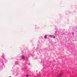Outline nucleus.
Instances as JSON below:
<instances>
[{
    "mask_svg": "<svg viewBox=\"0 0 77 77\" xmlns=\"http://www.w3.org/2000/svg\"><path fill=\"white\" fill-rule=\"evenodd\" d=\"M62 73L59 74L57 76V77H61L62 75Z\"/></svg>",
    "mask_w": 77,
    "mask_h": 77,
    "instance_id": "f257e3e1",
    "label": "nucleus"
},
{
    "mask_svg": "<svg viewBox=\"0 0 77 77\" xmlns=\"http://www.w3.org/2000/svg\"><path fill=\"white\" fill-rule=\"evenodd\" d=\"M49 36H50V37H51V38H53V35H49Z\"/></svg>",
    "mask_w": 77,
    "mask_h": 77,
    "instance_id": "f03ea898",
    "label": "nucleus"
},
{
    "mask_svg": "<svg viewBox=\"0 0 77 77\" xmlns=\"http://www.w3.org/2000/svg\"><path fill=\"white\" fill-rule=\"evenodd\" d=\"M47 38V35H45V38Z\"/></svg>",
    "mask_w": 77,
    "mask_h": 77,
    "instance_id": "7ed1b4c3",
    "label": "nucleus"
},
{
    "mask_svg": "<svg viewBox=\"0 0 77 77\" xmlns=\"http://www.w3.org/2000/svg\"><path fill=\"white\" fill-rule=\"evenodd\" d=\"M24 57L23 56L22 57V59H24Z\"/></svg>",
    "mask_w": 77,
    "mask_h": 77,
    "instance_id": "20e7f679",
    "label": "nucleus"
},
{
    "mask_svg": "<svg viewBox=\"0 0 77 77\" xmlns=\"http://www.w3.org/2000/svg\"><path fill=\"white\" fill-rule=\"evenodd\" d=\"M29 77V76L28 75H26V77Z\"/></svg>",
    "mask_w": 77,
    "mask_h": 77,
    "instance_id": "39448f33",
    "label": "nucleus"
},
{
    "mask_svg": "<svg viewBox=\"0 0 77 77\" xmlns=\"http://www.w3.org/2000/svg\"><path fill=\"white\" fill-rule=\"evenodd\" d=\"M55 37H55V36H54V38Z\"/></svg>",
    "mask_w": 77,
    "mask_h": 77,
    "instance_id": "423d86ee",
    "label": "nucleus"
},
{
    "mask_svg": "<svg viewBox=\"0 0 77 77\" xmlns=\"http://www.w3.org/2000/svg\"><path fill=\"white\" fill-rule=\"evenodd\" d=\"M36 27H38V26H36Z\"/></svg>",
    "mask_w": 77,
    "mask_h": 77,
    "instance_id": "0eeeda50",
    "label": "nucleus"
},
{
    "mask_svg": "<svg viewBox=\"0 0 77 77\" xmlns=\"http://www.w3.org/2000/svg\"><path fill=\"white\" fill-rule=\"evenodd\" d=\"M9 77H11V76H9Z\"/></svg>",
    "mask_w": 77,
    "mask_h": 77,
    "instance_id": "6e6552de",
    "label": "nucleus"
},
{
    "mask_svg": "<svg viewBox=\"0 0 77 77\" xmlns=\"http://www.w3.org/2000/svg\"><path fill=\"white\" fill-rule=\"evenodd\" d=\"M37 29H38V28H37Z\"/></svg>",
    "mask_w": 77,
    "mask_h": 77,
    "instance_id": "1a4fd4ad",
    "label": "nucleus"
}]
</instances>
